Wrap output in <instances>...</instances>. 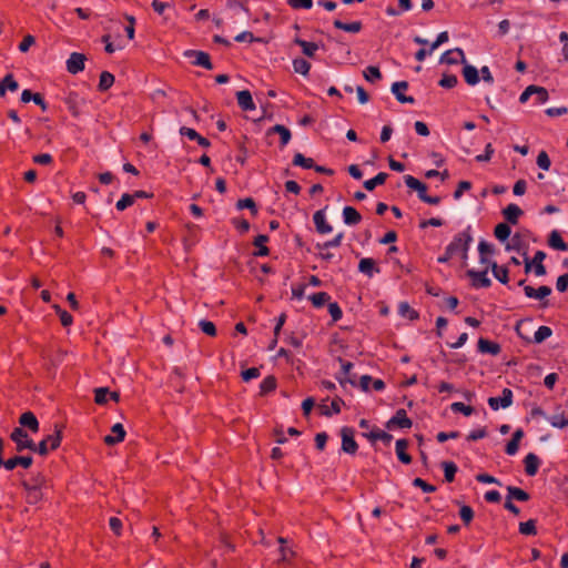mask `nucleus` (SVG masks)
Segmentation results:
<instances>
[{
	"instance_id": "nucleus-61",
	"label": "nucleus",
	"mask_w": 568,
	"mask_h": 568,
	"mask_svg": "<svg viewBox=\"0 0 568 568\" xmlns=\"http://www.w3.org/2000/svg\"><path fill=\"white\" fill-rule=\"evenodd\" d=\"M413 486L420 488L424 493H434L436 487L426 483L422 478H415L413 480Z\"/></svg>"
},
{
	"instance_id": "nucleus-23",
	"label": "nucleus",
	"mask_w": 568,
	"mask_h": 568,
	"mask_svg": "<svg viewBox=\"0 0 568 568\" xmlns=\"http://www.w3.org/2000/svg\"><path fill=\"white\" fill-rule=\"evenodd\" d=\"M19 423L22 427H28L33 433L39 430V422L32 412L23 413L19 418Z\"/></svg>"
},
{
	"instance_id": "nucleus-16",
	"label": "nucleus",
	"mask_w": 568,
	"mask_h": 568,
	"mask_svg": "<svg viewBox=\"0 0 568 568\" xmlns=\"http://www.w3.org/2000/svg\"><path fill=\"white\" fill-rule=\"evenodd\" d=\"M404 181H405V184L407 185V187L417 192V195L420 201H423L425 199V196L427 195L426 184L422 183L419 180H417L416 178H414L412 175H405Z\"/></svg>"
},
{
	"instance_id": "nucleus-62",
	"label": "nucleus",
	"mask_w": 568,
	"mask_h": 568,
	"mask_svg": "<svg viewBox=\"0 0 568 568\" xmlns=\"http://www.w3.org/2000/svg\"><path fill=\"white\" fill-rule=\"evenodd\" d=\"M328 313L332 316L334 322H337L342 318L343 312L337 303H328Z\"/></svg>"
},
{
	"instance_id": "nucleus-28",
	"label": "nucleus",
	"mask_w": 568,
	"mask_h": 568,
	"mask_svg": "<svg viewBox=\"0 0 568 568\" xmlns=\"http://www.w3.org/2000/svg\"><path fill=\"white\" fill-rule=\"evenodd\" d=\"M363 435L372 442L381 440L385 445H389L393 439V436L390 434H388L379 428H373L369 433L363 434Z\"/></svg>"
},
{
	"instance_id": "nucleus-45",
	"label": "nucleus",
	"mask_w": 568,
	"mask_h": 568,
	"mask_svg": "<svg viewBox=\"0 0 568 568\" xmlns=\"http://www.w3.org/2000/svg\"><path fill=\"white\" fill-rule=\"evenodd\" d=\"M293 164L303 169H313L314 161L311 158H305L302 153H295Z\"/></svg>"
},
{
	"instance_id": "nucleus-38",
	"label": "nucleus",
	"mask_w": 568,
	"mask_h": 568,
	"mask_svg": "<svg viewBox=\"0 0 568 568\" xmlns=\"http://www.w3.org/2000/svg\"><path fill=\"white\" fill-rule=\"evenodd\" d=\"M341 403H343V400L341 398H335L332 400L329 407L325 404H322V405H320V409H321L322 414L325 416H329L333 413L338 414L341 412Z\"/></svg>"
},
{
	"instance_id": "nucleus-47",
	"label": "nucleus",
	"mask_w": 568,
	"mask_h": 568,
	"mask_svg": "<svg viewBox=\"0 0 568 568\" xmlns=\"http://www.w3.org/2000/svg\"><path fill=\"white\" fill-rule=\"evenodd\" d=\"M442 466L446 481L452 483L455 478L457 466L453 462H444Z\"/></svg>"
},
{
	"instance_id": "nucleus-14",
	"label": "nucleus",
	"mask_w": 568,
	"mask_h": 568,
	"mask_svg": "<svg viewBox=\"0 0 568 568\" xmlns=\"http://www.w3.org/2000/svg\"><path fill=\"white\" fill-rule=\"evenodd\" d=\"M316 231L321 234H328L333 231L331 224L327 223L324 210H318L313 215Z\"/></svg>"
},
{
	"instance_id": "nucleus-48",
	"label": "nucleus",
	"mask_w": 568,
	"mask_h": 568,
	"mask_svg": "<svg viewBox=\"0 0 568 568\" xmlns=\"http://www.w3.org/2000/svg\"><path fill=\"white\" fill-rule=\"evenodd\" d=\"M519 532L527 536L536 535V521L534 519H529L525 523H520Z\"/></svg>"
},
{
	"instance_id": "nucleus-22",
	"label": "nucleus",
	"mask_w": 568,
	"mask_h": 568,
	"mask_svg": "<svg viewBox=\"0 0 568 568\" xmlns=\"http://www.w3.org/2000/svg\"><path fill=\"white\" fill-rule=\"evenodd\" d=\"M273 133H277L278 136L281 138V146L282 148L287 145L288 142L291 141V138H292L291 131L282 124H275L274 126H272L267 130V135H271Z\"/></svg>"
},
{
	"instance_id": "nucleus-1",
	"label": "nucleus",
	"mask_w": 568,
	"mask_h": 568,
	"mask_svg": "<svg viewBox=\"0 0 568 568\" xmlns=\"http://www.w3.org/2000/svg\"><path fill=\"white\" fill-rule=\"evenodd\" d=\"M470 226H467L462 233L457 234L454 240L446 246L444 255L437 258L438 263H447L455 254L460 253L463 264H467L468 250L473 242Z\"/></svg>"
},
{
	"instance_id": "nucleus-42",
	"label": "nucleus",
	"mask_w": 568,
	"mask_h": 568,
	"mask_svg": "<svg viewBox=\"0 0 568 568\" xmlns=\"http://www.w3.org/2000/svg\"><path fill=\"white\" fill-rule=\"evenodd\" d=\"M494 234L500 242H505L510 236L511 230L508 224L499 223L496 225Z\"/></svg>"
},
{
	"instance_id": "nucleus-21",
	"label": "nucleus",
	"mask_w": 568,
	"mask_h": 568,
	"mask_svg": "<svg viewBox=\"0 0 568 568\" xmlns=\"http://www.w3.org/2000/svg\"><path fill=\"white\" fill-rule=\"evenodd\" d=\"M342 216L343 222L348 226L356 225L362 220L361 214L353 206H345L343 209Z\"/></svg>"
},
{
	"instance_id": "nucleus-36",
	"label": "nucleus",
	"mask_w": 568,
	"mask_h": 568,
	"mask_svg": "<svg viewBox=\"0 0 568 568\" xmlns=\"http://www.w3.org/2000/svg\"><path fill=\"white\" fill-rule=\"evenodd\" d=\"M507 491H508L507 498L510 500L516 499L518 501H527L529 499V495L521 488H518L515 486H508Z\"/></svg>"
},
{
	"instance_id": "nucleus-46",
	"label": "nucleus",
	"mask_w": 568,
	"mask_h": 568,
	"mask_svg": "<svg viewBox=\"0 0 568 568\" xmlns=\"http://www.w3.org/2000/svg\"><path fill=\"white\" fill-rule=\"evenodd\" d=\"M363 75L368 82H375L382 79V73L379 69L375 65L367 67L364 70Z\"/></svg>"
},
{
	"instance_id": "nucleus-25",
	"label": "nucleus",
	"mask_w": 568,
	"mask_h": 568,
	"mask_svg": "<svg viewBox=\"0 0 568 568\" xmlns=\"http://www.w3.org/2000/svg\"><path fill=\"white\" fill-rule=\"evenodd\" d=\"M523 210L517 204H509L503 211L504 217L510 224H517L518 219L520 215H523Z\"/></svg>"
},
{
	"instance_id": "nucleus-18",
	"label": "nucleus",
	"mask_w": 568,
	"mask_h": 568,
	"mask_svg": "<svg viewBox=\"0 0 568 568\" xmlns=\"http://www.w3.org/2000/svg\"><path fill=\"white\" fill-rule=\"evenodd\" d=\"M358 271L368 277H373L374 274L379 273V267L376 266V263L371 257H364L358 263Z\"/></svg>"
},
{
	"instance_id": "nucleus-2",
	"label": "nucleus",
	"mask_w": 568,
	"mask_h": 568,
	"mask_svg": "<svg viewBox=\"0 0 568 568\" xmlns=\"http://www.w3.org/2000/svg\"><path fill=\"white\" fill-rule=\"evenodd\" d=\"M11 440L16 443L17 452L21 453L24 449L36 450L34 442L29 438L28 433L22 427H16L11 435Z\"/></svg>"
},
{
	"instance_id": "nucleus-43",
	"label": "nucleus",
	"mask_w": 568,
	"mask_h": 568,
	"mask_svg": "<svg viewBox=\"0 0 568 568\" xmlns=\"http://www.w3.org/2000/svg\"><path fill=\"white\" fill-rule=\"evenodd\" d=\"M113 83H114L113 74H111L108 71H103L100 74V81H99V90L100 91H106L108 89H110L112 87Z\"/></svg>"
},
{
	"instance_id": "nucleus-26",
	"label": "nucleus",
	"mask_w": 568,
	"mask_h": 568,
	"mask_svg": "<svg viewBox=\"0 0 568 568\" xmlns=\"http://www.w3.org/2000/svg\"><path fill=\"white\" fill-rule=\"evenodd\" d=\"M294 43H296L298 47H301L303 54H305L308 58H314L316 51L320 48V45L317 43L308 42L301 38H295Z\"/></svg>"
},
{
	"instance_id": "nucleus-53",
	"label": "nucleus",
	"mask_w": 568,
	"mask_h": 568,
	"mask_svg": "<svg viewBox=\"0 0 568 568\" xmlns=\"http://www.w3.org/2000/svg\"><path fill=\"white\" fill-rule=\"evenodd\" d=\"M460 519L465 525H468L474 518V510L470 506L463 505L459 509Z\"/></svg>"
},
{
	"instance_id": "nucleus-13",
	"label": "nucleus",
	"mask_w": 568,
	"mask_h": 568,
	"mask_svg": "<svg viewBox=\"0 0 568 568\" xmlns=\"http://www.w3.org/2000/svg\"><path fill=\"white\" fill-rule=\"evenodd\" d=\"M185 55L194 57L195 60L193 61V64H195V65L202 67L207 70L213 69V64L211 62L210 55L204 51L189 50L185 52Z\"/></svg>"
},
{
	"instance_id": "nucleus-29",
	"label": "nucleus",
	"mask_w": 568,
	"mask_h": 568,
	"mask_svg": "<svg viewBox=\"0 0 568 568\" xmlns=\"http://www.w3.org/2000/svg\"><path fill=\"white\" fill-rule=\"evenodd\" d=\"M463 64H464L463 75L465 78V81L469 85H476L479 82L478 70L474 65L467 64V62L463 63Z\"/></svg>"
},
{
	"instance_id": "nucleus-7",
	"label": "nucleus",
	"mask_w": 568,
	"mask_h": 568,
	"mask_svg": "<svg viewBox=\"0 0 568 568\" xmlns=\"http://www.w3.org/2000/svg\"><path fill=\"white\" fill-rule=\"evenodd\" d=\"M412 425V420L407 417L406 410L403 408L398 409L395 415L386 423V427L388 429H394L395 427L410 428Z\"/></svg>"
},
{
	"instance_id": "nucleus-41",
	"label": "nucleus",
	"mask_w": 568,
	"mask_h": 568,
	"mask_svg": "<svg viewBox=\"0 0 568 568\" xmlns=\"http://www.w3.org/2000/svg\"><path fill=\"white\" fill-rule=\"evenodd\" d=\"M343 239H344V233L341 232V233L336 234L334 239H332L325 243H322V244L321 243L316 244V248L320 251H325V250H328L332 247H337L342 244Z\"/></svg>"
},
{
	"instance_id": "nucleus-20",
	"label": "nucleus",
	"mask_w": 568,
	"mask_h": 568,
	"mask_svg": "<svg viewBox=\"0 0 568 568\" xmlns=\"http://www.w3.org/2000/svg\"><path fill=\"white\" fill-rule=\"evenodd\" d=\"M236 99L240 108L244 111L255 110V103L252 99V94L247 90H242L236 93Z\"/></svg>"
},
{
	"instance_id": "nucleus-49",
	"label": "nucleus",
	"mask_w": 568,
	"mask_h": 568,
	"mask_svg": "<svg viewBox=\"0 0 568 568\" xmlns=\"http://www.w3.org/2000/svg\"><path fill=\"white\" fill-rule=\"evenodd\" d=\"M82 100H80L78 98L77 94H70L67 100H65V103L69 108V110L73 113V115H78L80 113V102Z\"/></svg>"
},
{
	"instance_id": "nucleus-51",
	"label": "nucleus",
	"mask_w": 568,
	"mask_h": 568,
	"mask_svg": "<svg viewBox=\"0 0 568 568\" xmlns=\"http://www.w3.org/2000/svg\"><path fill=\"white\" fill-rule=\"evenodd\" d=\"M450 409L454 413H462L465 416H470L474 413V408L471 406H467L464 403L455 402L450 405Z\"/></svg>"
},
{
	"instance_id": "nucleus-27",
	"label": "nucleus",
	"mask_w": 568,
	"mask_h": 568,
	"mask_svg": "<svg viewBox=\"0 0 568 568\" xmlns=\"http://www.w3.org/2000/svg\"><path fill=\"white\" fill-rule=\"evenodd\" d=\"M548 244L550 247H552L555 250H558L561 252L568 251V245L562 240L560 233L557 230L551 231V233L549 234Z\"/></svg>"
},
{
	"instance_id": "nucleus-17",
	"label": "nucleus",
	"mask_w": 568,
	"mask_h": 568,
	"mask_svg": "<svg viewBox=\"0 0 568 568\" xmlns=\"http://www.w3.org/2000/svg\"><path fill=\"white\" fill-rule=\"evenodd\" d=\"M112 435H108L104 437V443L106 445H115L124 440L125 430L122 424L116 423L111 428Z\"/></svg>"
},
{
	"instance_id": "nucleus-54",
	"label": "nucleus",
	"mask_w": 568,
	"mask_h": 568,
	"mask_svg": "<svg viewBox=\"0 0 568 568\" xmlns=\"http://www.w3.org/2000/svg\"><path fill=\"white\" fill-rule=\"evenodd\" d=\"M53 307H54L57 314L59 315L61 324L63 326H69L72 324L73 318H72L71 314H69L67 311L62 310L59 305H54Z\"/></svg>"
},
{
	"instance_id": "nucleus-58",
	"label": "nucleus",
	"mask_w": 568,
	"mask_h": 568,
	"mask_svg": "<svg viewBox=\"0 0 568 568\" xmlns=\"http://www.w3.org/2000/svg\"><path fill=\"white\" fill-rule=\"evenodd\" d=\"M3 84L7 91L16 92L19 89V83L16 81L11 73L3 78Z\"/></svg>"
},
{
	"instance_id": "nucleus-31",
	"label": "nucleus",
	"mask_w": 568,
	"mask_h": 568,
	"mask_svg": "<svg viewBox=\"0 0 568 568\" xmlns=\"http://www.w3.org/2000/svg\"><path fill=\"white\" fill-rule=\"evenodd\" d=\"M545 419L555 428H565L568 426V417L564 413L545 416Z\"/></svg>"
},
{
	"instance_id": "nucleus-63",
	"label": "nucleus",
	"mask_w": 568,
	"mask_h": 568,
	"mask_svg": "<svg viewBox=\"0 0 568 568\" xmlns=\"http://www.w3.org/2000/svg\"><path fill=\"white\" fill-rule=\"evenodd\" d=\"M261 375V372L257 367H251L242 372V378L244 382H250L254 378H257Z\"/></svg>"
},
{
	"instance_id": "nucleus-57",
	"label": "nucleus",
	"mask_w": 568,
	"mask_h": 568,
	"mask_svg": "<svg viewBox=\"0 0 568 568\" xmlns=\"http://www.w3.org/2000/svg\"><path fill=\"white\" fill-rule=\"evenodd\" d=\"M398 311L402 316H408L410 320L418 317V314L407 303H400Z\"/></svg>"
},
{
	"instance_id": "nucleus-19",
	"label": "nucleus",
	"mask_w": 568,
	"mask_h": 568,
	"mask_svg": "<svg viewBox=\"0 0 568 568\" xmlns=\"http://www.w3.org/2000/svg\"><path fill=\"white\" fill-rule=\"evenodd\" d=\"M33 463V458L31 456H16L12 458H9L4 463V468L7 470H12L17 466H22L23 468H29Z\"/></svg>"
},
{
	"instance_id": "nucleus-39",
	"label": "nucleus",
	"mask_w": 568,
	"mask_h": 568,
	"mask_svg": "<svg viewBox=\"0 0 568 568\" xmlns=\"http://www.w3.org/2000/svg\"><path fill=\"white\" fill-rule=\"evenodd\" d=\"M308 300L312 302L314 307L320 308V307L324 306L331 300V296L326 292H320V293L310 295Z\"/></svg>"
},
{
	"instance_id": "nucleus-8",
	"label": "nucleus",
	"mask_w": 568,
	"mask_h": 568,
	"mask_svg": "<svg viewBox=\"0 0 568 568\" xmlns=\"http://www.w3.org/2000/svg\"><path fill=\"white\" fill-rule=\"evenodd\" d=\"M467 276L471 278V285L476 288L479 287H489L491 285L490 278L487 276V270L484 271H475L468 270L466 272Z\"/></svg>"
},
{
	"instance_id": "nucleus-55",
	"label": "nucleus",
	"mask_w": 568,
	"mask_h": 568,
	"mask_svg": "<svg viewBox=\"0 0 568 568\" xmlns=\"http://www.w3.org/2000/svg\"><path fill=\"white\" fill-rule=\"evenodd\" d=\"M94 393V400L97 404L103 405L108 402L109 389L106 387L95 388Z\"/></svg>"
},
{
	"instance_id": "nucleus-40",
	"label": "nucleus",
	"mask_w": 568,
	"mask_h": 568,
	"mask_svg": "<svg viewBox=\"0 0 568 568\" xmlns=\"http://www.w3.org/2000/svg\"><path fill=\"white\" fill-rule=\"evenodd\" d=\"M293 69L296 73L307 75L311 69V63L305 59L297 58L293 60Z\"/></svg>"
},
{
	"instance_id": "nucleus-6",
	"label": "nucleus",
	"mask_w": 568,
	"mask_h": 568,
	"mask_svg": "<svg viewBox=\"0 0 568 568\" xmlns=\"http://www.w3.org/2000/svg\"><path fill=\"white\" fill-rule=\"evenodd\" d=\"M342 450L347 454H355L358 445L354 439V429L351 427H343L341 429Z\"/></svg>"
},
{
	"instance_id": "nucleus-3",
	"label": "nucleus",
	"mask_w": 568,
	"mask_h": 568,
	"mask_svg": "<svg viewBox=\"0 0 568 568\" xmlns=\"http://www.w3.org/2000/svg\"><path fill=\"white\" fill-rule=\"evenodd\" d=\"M61 443V432L58 429L54 434L48 435L43 440L36 445V450L42 456H45L50 449H57Z\"/></svg>"
},
{
	"instance_id": "nucleus-34",
	"label": "nucleus",
	"mask_w": 568,
	"mask_h": 568,
	"mask_svg": "<svg viewBox=\"0 0 568 568\" xmlns=\"http://www.w3.org/2000/svg\"><path fill=\"white\" fill-rule=\"evenodd\" d=\"M268 241V236L265 235V234H260L255 237L254 240V245L258 248L256 252H255V255L256 256H267L270 251L268 248L265 246V243Z\"/></svg>"
},
{
	"instance_id": "nucleus-56",
	"label": "nucleus",
	"mask_w": 568,
	"mask_h": 568,
	"mask_svg": "<svg viewBox=\"0 0 568 568\" xmlns=\"http://www.w3.org/2000/svg\"><path fill=\"white\" fill-rule=\"evenodd\" d=\"M457 77L455 74H445L440 81L439 85L446 89H452L457 84Z\"/></svg>"
},
{
	"instance_id": "nucleus-60",
	"label": "nucleus",
	"mask_w": 568,
	"mask_h": 568,
	"mask_svg": "<svg viewBox=\"0 0 568 568\" xmlns=\"http://www.w3.org/2000/svg\"><path fill=\"white\" fill-rule=\"evenodd\" d=\"M534 95H536L537 104L546 103L549 99L548 91L545 88L538 85H536V92Z\"/></svg>"
},
{
	"instance_id": "nucleus-5",
	"label": "nucleus",
	"mask_w": 568,
	"mask_h": 568,
	"mask_svg": "<svg viewBox=\"0 0 568 568\" xmlns=\"http://www.w3.org/2000/svg\"><path fill=\"white\" fill-rule=\"evenodd\" d=\"M513 392L509 388H504L500 397H489L488 405L493 410H498L499 408H508L513 405Z\"/></svg>"
},
{
	"instance_id": "nucleus-30",
	"label": "nucleus",
	"mask_w": 568,
	"mask_h": 568,
	"mask_svg": "<svg viewBox=\"0 0 568 568\" xmlns=\"http://www.w3.org/2000/svg\"><path fill=\"white\" fill-rule=\"evenodd\" d=\"M478 351L480 353L498 355L500 353V346L497 343H493L485 338H479Z\"/></svg>"
},
{
	"instance_id": "nucleus-10",
	"label": "nucleus",
	"mask_w": 568,
	"mask_h": 568,
	"mask_svg": "<svg viewBox=\"0 0 568 568\" xmlns=\"http://www.w3.org/2000/svg\"><path fill=\"white\" fill-rule=\"evenodd\" d=\"M439 62L446 64L466 63L465 53L460 48L447 50L440 55Z\"/></svg>"
},
{
	"instance_id": "nucleus-4",
	"label": "nucleus",
	"mask_w": 568,
	"mask_h": 568,
	"mask_svg": "<svg viewBox=\"0 0 568 568\" xmlns=\"http://www.w3.org/2000/svg\"><path fill=\"white\" fill-rule=\"evenodd\" d=\"M526 322L529 323V322H531V320H521L516 325V331L523 339H526L527 342H534L536 344H541L542 342H545L547 338H549L552 335V329L549 326H539L538 329L535 332L532 339L525 337L519 332V327L521 324H524Z\"/></svg>"
},
{
	"instance_id": "nucleus-35",
	"label": "nucleus",
	"mask_w": 568,
	"mask_h": 568,
	"mask_svg": "<svg viewBox=\"0 0 568 568\" xmlns=\"http://www.w3.org/2000/svg\"><path fill=\"white\" fill-rule=\"evenodd\" d=\"M388 174L385 172H379L377 175H375L373 179L366 180L364 182V187L367 191H373L376 186L382 185L385 183Z\"/></svg>"
},
{
	"instance_id": "nucleus-64",
	"label": "nucleus",
	"mask_w": 568,
	"mask_h": 568,
	"mask_svg": "<svg viewBox=\"0 0 568 568\" xmlns=\"http://www.w3.org/2000/svg\"><path fill=\"white\" fill-rule=\"evenodd\" d=\"M236 206L239 210L250 209L254 214L256 213L255 202L251 197L239 200Z\"/></svg>"
},
{
	"instance_id": "nucleus-50",
	"label": "nucleus",
	"mask_w": 568,
	"mask_h": 568,
	"mask_svg": "<svg viewBox=\"0 0 568 568\" xmlns=\"http://www.w3.org/2000/svg\"><path fill=\"white\" fill-rule=\"evenodd\" d=\"M199 327L204 334H206L209 336L216 335V327H215L214 323L211 321L201 320L199 322Z\"/></svg>"
},
{
	"instance_id": "nucleus-52",
	"label": "nucleus",
	"mask_w": 568,
	"mask_h": 568,
	"mask_svg": "<svg viewBox=\"0 0 568 568\" xmlns=\"http://www.w3.org/2000/svg\"><path fill=\"white\" fill-rule=\"evenodd\" d=\"M134 203V196L129 193L122 194L121 199L116 202L115 207L123 211Z\"/></svg>"
},
{
	"instance_id": "nucleus-59",
	"label": "nucleus",
	"mask_w": 568,
	"mask_h": 568,
	"mask_svg": "<svg viewBox=\"0 0 568 568\" xmlns=\"http://www.w3.org/2000/svg\"><path fill=\"white\" fill-rule=\"evenodd\" d=\"M550 159L548 156V154L545 152V151H541L538 156H537V165L541 169V170H549L550 168Z\"/></svg>"
},
{
	"instance_id": "nucleus-44",
	"label": "nucleus",
	"mask_w": 568,
	"mask_h": 568,
	"mask_svg": "<svg viewBox=\"0 0 568 568\" xmlns=\"http://www.w3.org/2000/svg\"><path fill=\"white\" fill-rule=\"evenodd\" d=\"M276 387V379L273 376L265 377L260 384V394L266 395L274 390Z\"/></svg>"
},
{
	"instance_id": "nucleus-24",
	"label": "nucleus",
	"mask_w": 568,
	"mask_h": 568,
	"mask_svg": "<svg viewBox=\"0 0 568 568\" xmlns=\"http://www.w3.org/2000/svg\"><path fill=\"white\" fill-rule=\"evenodd\" d=\"M524 464H525V471L528 476H535L538 471V468H539V465H540V460L538 458L537 455H535L534 453H529L525 459H524Z\"/></svg>"
},
{
	"instance_id": "nucleus-37",
	"label": "nucleus",
	"mask_w": 568,
	"mask_h": 568,
	"mask_svg": "<svg viewBox=\"0 0 568 568\" xmlns=\"http://www.w3.org/2000/svg\"><path fill=\"white\" fill-rule=\"evenodd\" d=\"M491 272L494 277L500 283H508V270L506 267L499 266L496 262H491Z\"/></svg>"
},
{
	"instance_id": "nucleus-9",
	"label": "nucleus",
	"mask_w": 568,
	"mask_h": 568,
	"mask_svg": "<svg viewBox=\"0 0 568 568\" xmlns=\"http://www.w3.org/2000/svg\"><path fill=\"white\" fill-rule=\"evenodd\" d=\"M407 89H408V82H406V81L394 82L390 87V91L395 95V98L398 102L414 104L415 99L410 95H405L403 93V91H405Z\"/></svg>"
},
{
	"instance_id": "nucleus-12",
	"label": "nucleus",
	"mask_w": 568,
	"mask_h": 568,
	"mask_svg": "<svg viewBox=\"0 0 568 568\" xmlns=\"http://www.w3.org/2000/svg\"><path fill=\"white\" fill-rule=\"evenodd\" d=\"M22 486L27 491V501L29 504H37L42 498L40 479H37L33 485L24 481Z\"/></svg>"
},
{
	"instance_id": "nucleus-15",
	"label": "nucleus",
	"mask_w": 568,
	"mask_h": 568,
	"mask_svg": "<svg viewBox=\"0 0 568 568\" xmlns=\"http://www.w3.org/2000/svg\"><path fill=\"white\" fill-rule=\"evenodd\" d=\"M551 292V287L547 285H542L537 290H535L532 286H524V293L528 298L542 301L545 297L549 296Z\"/></svg>"
},
{
	"instance_id": "nucleus-11",
	"label": "nucleus",
	"mask_w": 568,
	"mask_h": 568,
	"mask_svg": "<svg viewBox=\"0 0 568 568\" xmlns=\"http://www.w3.org/2000/svg\"><path fill=\"white\" fill-rule=\"evenodd\" d=\"M84 62H85L84 54L73 52L70 54L69 59L67 60V70L72 74H77L84 69Z\"/></svg>"
},
{
	"instance_id": "nucleus-32",
	"label": "nucleus",
	"mask_w": 568,
	"mask_h": 568,
	"mask_svg": "<svg viewBox=\"0 0 568 568\" xmlns=\"http://www.w3.org/2000/svg\"><path fill=\"white\" fill-rule=\"evenodd\" d=\"M408 446V440L406 439H398L396 442V455L398 459L404 464H409L412 462L410 455H408L405 449Z\"/></svg>"
},
{
	"instance_id": "nucleus-33",
	"label": "nucleus",
	"mask_w": 568,
	"mask_h": 568,
	"mask_svg": "<svg viewBox=\"0 0 568 568\" xmlns=\"http://www.w3.org/2000/svg\"><path fill=\"white\" fill-rule=\"evenodd\" d=\"M334 27L339 29V30L346 31V32L357 33L362 29V23L359 21H354V22H351V23H346V22H343L341 20H335L334 21Z\"/></svg>"
}]
</instances>
